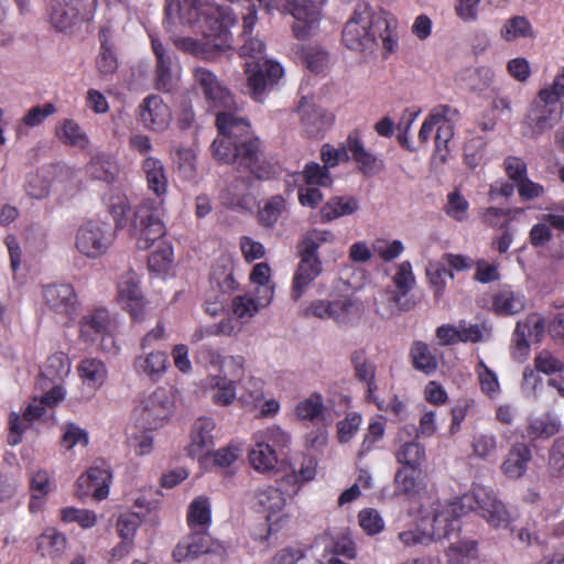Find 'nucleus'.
<instances>
[{"mask_svg": "<svg viewBox=\"0 0 564 564\" xmlns=\"http://www.w3.org/2000/svg\"><path fill=\"white\" fill-rule=\"evenodd\" d=\"M234 110L223 109L217 115L219 135L212 144L213 154L220 162L238 163L261 175L263 158L259 142L250 138L248 121Z\"/></svg>", "mask_w": 564, "mask_h": 564, "instance_id": "f257e3e1", "label": "nucleus"}, {"mask_svg": "<svg viewBox=\"0 0 564 564\" xmlns=\"http://www.w3.org/2000/svg\"><path fill=\"white\" fill-rule=\"evenodd\" d=\"M166 28L184 26L202 35L221 34L237 22L232 9L219 6L216 0H166Z\"/></svg>", "mask_w": 564, "mask_h": 564, "instance_id": "f03ea898", "label": "nucleus"}, {"mask_svg": "<svg viewBox=\"0 0 564 564\" xmlns=\"http://www.w3.org/2000/svg\"><path fill=\"white\" fill-rule=\"evenodd\" d=\"M142 172L150 191L155 198H145L132 210L133 226L141 228L140 246L148 247V241L166 234L164 195L167 191V176L164 164L154 156H147L142 162Z\"/></svg>", "mask_w": 564, "mask_h": 564, "instance_id": "7ed1b4c3", "label": "nucleus"}, {"mask_svg": "<svg viewBox=\"0 0 564 564\" xmlns=\"http://www.w3.org/2000/svg\"><path fill=\"white\" fill-rule=\"evenodd\" d=\"M110 213L113 217L117 228H127L131 236L137 238L139 249H152L148 264L152 271H164L173 261V249L169 241L164 240L162 235L148 241V247L140 246L141 228L133 226V217H131V206L126 195L112 197L110 204Z\"/></svg>", "mask_w": 564, "mask_h": 564, "instance_id": "20e7f679", "label": "nucleus"}, {"mask_svg": "<svg viewBox=\"0 0 564 564\" xmlns=\"http://www.w3.org/2000/svg\"><path fill=\"white\" fill-rule=\"evenodd\" d=\"M464 496L456 500H435L422 505L419 514L423 528L433 541L449 538L460 529V517L465 513Z\"/></svg>", "mask_w": 564, "mask_h": 564, "instance_id": "39448f33", "label": "nucleus"}, {"mask_svg": "<svg viewBox=\"0 0 564 564\" xmlns=\"http://www.w3.org/2000/svg\"><path fill=\"white\" fill-rule=\"evenodd\" d=\"M388 24L377 20L368 3H358L343 29V42L347 48L356 52L370 51L376 46L379 24Z\"/></svg>", "mask_w": 564, "mask_h": 564, "instance_id": "423d86ee", "label": "nucleus"}, {"mask_svg": "<svg viewBox=\"0 0 564 564\" xmlns=\"http://www.w3.org/2000/svg\"><path fill=\"white\" fill-rule=\"evenodd\" d=\"M394 289L387 288L376 299L377 313L383 318H390L413 307L406 299L408 293L415 284L412 265L409 261L401 262L392 278Z\"/></svg>", "mask_w": 564, "mask_h": 564, "instance_id": "0eeeda50", "label": "nucleus"}, {"mask_svg": "<svg viewBox=\"0 0 564 564\" xmlns=\"http://www.w3.org/2000/svg\"><path fill=\"white\" fill-rule=\"evenodd\" d=\"M464 500L466 507L477 510L479 516L495 529L508 528L513 521L510 510L490 488L476 486L470 494L464 496Z\"/></svg>", "mask_w": 564, "mask_h": 564, "instance_id": "6e6552de", "label": "nucleus"}, {"mask_svg": "<svg viewBox=\"0 0 564 564\" xmlns=\"http://www.w3.org/2000/svg\"><path fill=\"white\" fill-rule=\"evenodd\" d=\"M221 373H209L206 390L217 405H230L237 399L236 384L245 375V359H228Z\"/></svg>", "mask_w": 564, "mask_h": 564, "instance_id": "1a4fd4ad", "label": "nucleus"}, {"mask_svg": "<svg viewBox=\"0 0 564 564\" xmlns=\"http://www.w3.org/2000/svg\"><path fill=\"white\" fill-rule=\"evenodd\" d=\"M113 239L115 234L109 224L88 220L76 231L75 248L80 254L89 259H97L108 251Z\"/></svg>", "mask_w": 564, "mask_h": 564, "instance_id": "9d476101", "label": "nucleus"}, {"mask_svg": "<svg viewBox=\"0 0 564 564\" xmlns=\"http://www.w3.org/2000/svg\"><path fill=\"white\" fill-rule=\"evenodd\" d=\"M173 404L171 392L165 388H158L141 401L134 414L144 429L155 430L169 421Z\"/></svg>", "mask_w": 564, "mask_h": 564, "instance_id": "9b49d317", "label": "nucleus"}, {"mask_svg": "<svg viewBox=\"0 0 564 564\" xmlns=\"http://www.w3.org/2000/svg\"><path fill=\"white\" fill-rule=\"evenodd\" d=\"M245 72L248 91L256 101H261L263 95L272 89L284 74L282 66L272 59L247 62Z\"/></svg>", "mask_w": 564, "mask_h": 564, "instance_id": "f8f14e48", "label": "nucleus"}, {"mask_svg": "<svg viewBox=\"0 0 564 564\" xmlns=\"http://www.w3.org/2000/svg\"><path fill=\"white\" fill-rule=\"evenodd\" d=\"M246 167L249 171V175L237 177L221 195L223 203L230 208L250 209L251 204L259 194V180L268 174L263 160L261 175L254 174L248 166Z\"/></svg>", "mask_w": 564, "mask_h": 564, "instance_id": "ddd939ff", "label": "nucleus"}, {"mask_svg": "<svg viewBox=\"0 0 564 564\" xmlns=\"http://www.w3.org/2000/svg\"><path fill=\"white\" fill-rule=\"evenodd\" d=\"M194 83L209 107L216 109H236V101L229 90L219 82L217 76L207 68L194 69Z\"/></svg>", "mask_w": 564, "mask_h": 564, "instance_id": "4468645a", "label": "nucleus"}, {"mask_svg": "<svg viewBox=\"0 0 564 564\" xmlns=\"http://www.w3.org/2000/svg\"><path fill=\"white\" fill-rule=\"evenodd\" d=\"M111 317L104 307L95 308L85 314L80 321V336L87 343H95L100 338L99 347L110 351L115 348V340L111 336Z\"/></svg>", "mask_w": 564, "mask_h": 564, "instance_id": "2eb2a0df", "label": "nucleus"}, {"mask_svg": "<svg viewBox=\"0 0 564 564\" xmlns=\"http://www.w3.org/2000/svg\"><path fill=\"white\" fill-rule=\"evenodd\" d=\"M152 50L155 57L153 85L155 89L169 93L178 79V62L176 56L170 52L160 40L152 39Z\"/></svg>", "mask_w": 564, "mask_h": 564, "instance_id": "dca6fc26", "label": "nucleus"}, {"mask_svg": "<svg viewBox=\"0 0 564 564\" xmlns=\"http://www.w3.org/2000/svg\"><path fill=\"white\" fill-rule=\"evenodd\" d=\"M308 6H300L294 0H286L283 12L290 13L294 22L292 31L296 39L305 40L311 36L318 26L319 7L325 0H305Z\"/></svg>", "mask_w": 564, "mask_h": 564, "instance_id": "f3484780", "label": "nucleus"}, {"mask_svg": "<svg viewBox=\"0 0 564 564\" xmlns=\"http://www.w3.org/2000/svg\"><path fill=\"white\" fill-rule=\"evenodd\" d=\"M237 8H240V14L242 18V33L243 43L239 48V55L241 57H250L254 61L262 62L264 58L262 54L265 48L264 42L258 36H251L252 29L257 21L256 4L252 0H240L235 2Z\"/></svg>", "mask_w": 564, "mask_h": 564, "instance_id": "a211bd4d", "label": "nucleus"}, {"mask_svg": "<svg viewBox=\"0 0 564 564\" xmlns=\"http://www.w3.org/2000/svg\"><path fill=\"white\" fill-rule=\"evenodd\" d=\"M228 30L221 34L204 36L203 41L191 36L172 35L176 48L202 59H213L217 54L225 52Z\"/></svg>", "mask_w": 564, "mask_h": 564, "instance_id": "6ab92c4d", "label": "nucleus"}, {"mask_svg": "<svg viewBox=\"0 0 564 564\" xmlns=\"http://www.w3.org/2000/svg\"><path fill=\"white\" fill-rule=\"evenodd\" d=\"M111 478V470L107 463L101 462L91 466L86 474L77 479L76 496L80 499L93 496L94 499L100 501L109 494Z\"/></svg>", "mask_w": 564, "mask_h": 564, "instance_id": "aec40b11", "label": "nucleus"}, {"mask_svg": "<svg viewBox=\"0 0 564 564\" xmlns=\"http://www.w3.org/2000/svg\"><path fill=\"white\" fill-rule=\"evenodd\" d=\"M139 119L145 129L163 132L171 123L172 112L161 97L150 95L139 106Z\"/></svg>", "mask_w": 564, "mask_h": 564, "instance_id": "412c9836", "label": "nucleus"}, {"mask_svg": "<svg viewBox=\"0 0 564 564\" xmlns=\"http://www.w3.org/2000/svg\"><path fill=\"white\" fill-rule=\"evenodd\" d=\"M300 262L292 278L290 296L297 302L306 293L312 283L322 274L323 264L319 257H310L299 252Z\"/></svg>", "mask_w": 564, "mask_h": 564, "instance_id": "4be33fe9", "label": "nucleus"}, {"mask_svg": "<svg viewBox=\"0 0 564 564\" xmlns=\"http://www.w3.org/2000/svg\"><path fill=\"white\" fill-rule=\"evenodd\" d=\"M544 319L539 314L529 315L524 321L518 322L513 333V356L522 359L527 356L532 343H539L544 334Z\"/></svg>", "mask_w": 564, "mask_h": 564, "instance_id": "5701e85b", "label": "nucleus"}, {"mask_svg": "<svg viewBox=\"0 0 564 564\" xmlns=\"http://www.w3.org/2000/svg\"><path fill=\"white\" fill-rule=\"evenodd\" d=\"M42 296L45 305L56 314L70 317L76 310L77 295L70 284L52 283L44 285Z\"/></svg>", "mask_w": 564, "mask_h": 564, "instance_id": "b1692460", "label": "nucleus"}, {"mask_svg": "<svg viewBox=\"0 0 564 564\" xmlns=\"http://www.w3.org/2000/svg\"><path fill=\"white\" fill-rule=\"evenodd\" d=\"M305 132L312 138H318L327 131L334 121L333 113L317 107L312 100L302 98L297 108Z\"/></svg>", "mask_w": 564, "mask_h": 564, "instance_id": "393cba45", "label": "nucleus"}, {"mask_svg": "<svg viewBox=\"0 0 564 564\" xmlns=\"http://www.w3.org/2000/svg\"><path fill=\"white\" fill-rule=\"evenodd\" d=\"M531 460V447L524 442H516L505 455L500 470L508 479L517 480L527 474Z\"/></svg>", "mask_w": 564, "mask_h": 564, "instance_id": "a878e982", "label": "nucleus"}, {"mask_svg": "<svg viewBox=\"0 0 564 564\" xmlns=\"http://www.w3.org/2000/svg\"><path fill=\"white\" fill-rule=\"evenodd\" d=\"M216 423L210 417L197 419L192 429L191 443L187 446V453L193 458L206 459L208 453L214 447V434Z\"/></svg>", "mask_w": 564, "mask_h": 564, "instance_id": "bb28decb", "label": "nucleus"}, {"mask_svg": "<svg viewBox=\"0 0 564 564\" xmlns=\"http://www.w3.org/2000/svg\"><path fill=\"white\" fill-rule=\"evenodd\" d=\"M95 14V0H88L82 8L66 7L63 0H55L51 12V21L59 31L67 30L78 20L90 21Z\"/></svg>", "mask_w": 564, "mask_h": 564, "instance_id": "cd10ccee", "label": "nucleus"}, {"mask_svg": "<svg viewBox=\"0 0 564 564\" xmlns=\"http://www.w3.org/2000/svg\"><path fill=\"white\" fill-rule=\"evenodd\" d=\"M292 491L285 494L281 488L274 486H263L256 489L253 494V507L265 514L268 521L281 513L286 505V499Z\"/></svg>", "mask_w": 564, "mask_h": 564, "instance_id": "c85d7f7f", "label": "nucleus"}, {"mask_svg": "<svg viewBox=\"0 0 564 564\" xmlns=\"http://www.w3.org/2000/svg\"><path fill=\"white\" fill-rule=\"evenodd\" d=\"M212 551V541L206 531L192 530V533L184 536L173 550V557L176 562L193 561L198 556Z\"/></svg>", "mask_w": 564, "mask_h": 564, "instance_id": "c756f323", "label": "nucleus"}, {"mask_svg": "<svg viewBox=\"0 0 564 564\" xmlns=\"http://www.w3.org/2000/svg\"><path fill=\"white\" fill-rule=\"evenodd\" d=\"M167 365L169 358L166 352L155 350L137 356L132 367L138 376L158 381L165 373Z\"/></svg>", "mask_w": 564, "mask_h": 564, "instance_id": "7c9ffc66", "label": "nucleus"}, {"mask_svg": "<svg viewBox=\"0 0 564 564\" xmlns=\"http://www.w3.org/2000/svg\"><path fill=\"white\" fill-rule=\"evenodd\" d=\"M295 413L301 420H307L324 426L330 425L335 420L333 412L324 405L319 394H312L299 402Z\"/></svg>", "mask_w": 564, "mask_h": 564, "instance_id": "2f4dec72", "label": "nucleus"}, {"mask_svg": "<svg viewBox=\"0 0 564 564\" xmlns=\"http://www.w3.org/2000/svg\"><path fill=\"white\" fill-rule=\"evenodd\" d=\"M359 208V200L354 196H333L319 209L321 221L326 224L340 217L350 216Z\"/></svg>", "mask_w": 564, "mask_h": 564, "instance_id": "473e14b6", "label": "nucleus"}, {"mask_svg": "<svg viewBox=\"0 0 564 564\" xmlns=\"http://www.w3.org/2000/svg\"><path fill=\"white\" fill-rule=\"evenodd\" d=\"M403 430L399 433L398 440L400 445L394 456L399 464L414 470L425 460V448L416 440L403 441Z\"/></svg>", "mask_w": 564, "mask_h": 564, "instance_id": "72a5a7b5", "label": "nucleus"}, {"mask_svg": "<svg viewBox=\"0 0 564 564\" xmlns=\"http://www.w3.org/2000/svg\"><path fill=\"white\" fill-rule=\"evenodd\" d=\"M332 321L338 326H350L360 317L361 305L355 297H338L332 301Z\"/></svg>", "mask_w": 564, "mask_h": 564, "instance_id": "f704fd0d", "label": "nucleus"}, {"mask_svg": "<svg viewBox=\"0 0 564 564\" xmlns=\"http://www.w3.org/2000/svg\"><path fill=\"white\" fill-rule=\"evenodd\" d=\"M118 293L120 301L130 311L133 318H137V308L141 304V291L139 279L134 272L123 274L118 283Z\"/></svg>", "mask_w": 564, "mask_h": 564, "instance_id": "c9c22d12", "label": "nucleus"}, {"mask_svg": "<svg viewBox=\"0 0 564 564\" xmlns=\"http://www.w3.org/2000/svg\"><path fill=\"white\" fill-rule=\"evenodd\" d=\"M67 547L66 536L54 530L47 529L36 539V550L43 557L58 558Z\"/></svg>", "mask_w": 564, "mask_h": 564, "instance_id": "e433bc0d", "label": "nucleus"}, {"mask_svg": "<svg viewBox=\"0 0 564 564\" xmlns=\"http://www.w3.org/2000/svg\"><path fill=\"white\" fill-rule=\"evenodd\" d=\"M355 375L358 380L366 384L367 399L376 400V365L370 361L362 351H355L351 356Z\"/></svg>", "mask_w": 564, "mask_h": 564, "instance_id": "4c0bfd02", "label": "nucleus"}, {"mask_svg": "<svg viewBox=\"0 0 564 564\" xmlns=\"http://www.w3.org/2000/svg\"><path fill=\"white\" fill-rule=\"evenodd\" d=\"M254 445L249 451L250 465L260 473H268L278 464V452L262 440H253Z\"/></svg>", "mask_w": 564, "mask_h": 564, "instance_id": "58836bf2", "label": "nucleus"}, {"mask_svg": "<svg viewBox=\"0 0 564 564\" xmlns=\"http://www.w3.org/2000/svg\"><path fill=\"white\" fill-rule=\"evenodd\" d=\"M335 241L336 236L332 230L312 228L303 234L299 242V252L310 257H319L318 249L323 245H332Z\"/></svg>", "mask_w": 564, "mask_h": 564, "instance_id": "ea45409f", "label": "nucleus"}, {"mask_svg": "<svg viewBox=\"0 0 564 564\" xmlns=\"http://www.w3.org/2000/svg\"><path fill=\"white\" fill-rule=\"evenodd\" d=\"M346 147L348 154H351L352 160L357 163L359 170L364 174H368L373 170L376 158L365 148L357 130H354L348 134Z\"/></svg>", "mask_w": 564, "mask_h": 564, "instance_id": "a19ab883", "label": "nucleus"}, {"mask_svg": "<svg viewBox=\"0 0 564 564\" xmlns=\"http://www.w3.org/2000/svg\"><path fill=\"white\" fill-rule=\"evenodd\" d=\"M410 358L413 367L425 375H431L437 369L438 360L435 349L423 341L419 340L412 344Z\"/></svg>", "mask_w": 564, "mask_h": 564, "instance_id": "79ce46f5", "label": "nucleus"}, {"mask_svg": "<svg viewBox=\"0 0 564 564\" xmlns=\"http://www.w3.org/2000/svg\"><path fill=\"white\" fill-rule=\"evenodd\" d=\"M447 564H473L478 557L477 543L470 539H458L446 550Z\"/></svg>", "mask_w": 564, "mask_h": 564, "instance_id": "37998d69", "label": "nucleus"}, {"mask_svg": "<svg viewBox=\"0 0 564 564\" xmlns=\"http://www.w3.org/2000/svg\"><path fill=\"white\" fill-rule=\"evenodd\" d=\"M561 427V422L551 414H542L531 417L527 426V433L531 441L547 440L555 435Z\"/></svg>", "mask_w": 564, "mask_h": 564, "instance_id": "c03bdc74", "label": "nucleus"}, {"mask_svg": "<svg viewBox=\"0 0 564 564\" xmlns=\"http://www.w3.org/2000/svg\"><path fill=\"white\" fill-rule=\"evenodd\" d=\"M212 520L210 502L207 497L195 498L188 506L187 522L191 530L206 531Z\"/></svg>", "mask_w": 564, "mask_h": 564, "instance_id": "a18cd8bd", "label": "nucleus"}, {"mask_svg": "<svg viewBox=\"0 0 564 564\" xmlns=\"http://www.w3.org/2000/svg\"><path fill=\"white\" fill-rule=\"evenodd\" d=\"M78 373L83 382L94 389L100 388L107 379L106 365L96 358H86L78 366Z\"/></svg>", "mask_w": 564, "mask_h": 564, "instance_id": "49530a36", "label": "nucleus"}, {"mask_svg": "<svg viewBox=\"0 0 564 564\" xmlns=\"http://www.w3.org/2000/svg\"><path fill=\"white\" fill-rule=\"evenodd\" d=\"M494 77L495 72L488 66L468 67L459 74V80L471 90H482L492 83Z\"/></svg>", "mask_w": 564, "mask_h": 564, "instance_id": "de8ad7c7", "label": "nucleus"}, {"mask_svg": "<svg viewBox=\"0 0 564 564\" xmlns=\"http://www.w3.org/2000/svg\"><path fill=\"white\" fill-rule=\"evenodd\" d=\"M498 437L494 432H478L471 441L473 455L484 460L495 457L498 452Z\"/></svg>", "mask_w": 564, "mask_h": 564, "instance_id": "09e8293b", "label": "nucleus"}, {"mask_svg": "<svg viewBox=\"0 0 564 564\" xmlns=\"http://www.w3.org/2000/svg\"><path fill=\"white\" fill-rule=\"evenodd\" d=\"M91 177L107 183L112 182L119 173L118 164L107 155H96L88 165Z\"/></svg>", "mask_w": 564, "mask_h": 564, "instance_id": "8fccbe9b", "label": "nucleus"}, {"mask_svg": "<svg viewBox=\"0 0 564 564\" xmlns=\"http://www.w3.org/2000/svg\"><path fill=\"white\" fill-rule=\"evenodd\" d=\"M494 308L502 315L517 314L524 308V299L511 290H502L494 299Z\"/></svg>", "mask_w": 564, "mask_h": 564, "instance_id": "3c124183", "label": "nucleus"}, {"mask_svg": "<svg viewBox=\"0 0 564 564\" xmlns=\"http://www.w3.org/2000/svg\"><path fill=\"white\" fill-rule=\"evenodd\" d=\"M57 137L66 144L85 148L88 138L80 126L72 119H64L56 128Z\"/></svg>", "mask_w": 564, "mask_h": 564, "instance_id": "603ef678", "label": "nucleus"}, {"mask_svg": "<svg viewBox=\"0 0 564 564\" xmlns=\"http://www.w3.org/2000/svg\"><path fill=\"white\" fill-rule=\"evenodd\" d=\"M195 359L204 367H210L216 370V373H221L225 369L224 365L228 359H245L242 356H227L224 357L215 348L208 345H202L196 349Z\"/></svg>", "mask_w": 564, "mask_h": 564, "instance_id": "864d4df0", "label": "nucleus"}, {"mask_svg": "<svg viewBox=\"0 0 564 564\" xmlns=\"http://www.w3.org/2000/svg\"><path fill=\"white\" fill-rule=\"evenodd\" d=\"M500 35L505 41H514L520 37H530L533 35L531 23L525 17L517 15L508 19L500 30Z\"/></svg>", "mask_w": 564, "mask_h": 564, "instance_id": "5fc2aeb1", "label": "nucleus"}, {"mask_svg": "<svg viewBox=\"0 0 564 564\" xmlns=\"http://www.w3.org/2000/svg\"><path fill=\"white\" fill-rule=\"evenodd\" d=\"M70 371L69 359L62 352L48 357L45 368L42 372V380L47 379L51 382H57L66 377Z\"/></svg>", "mask_w": 564, "mask_h": 564, "instance_id": "6e6d98bb", "label": "nucleus"}, {"mask_svg": "<svg viewBox=\"0 0 564 564\" xmlns=\"http://www.w3.org/2000/svg\"><path fill=\"white\" fill-rule=\"evenodd\" d=\"M460 341L463 343H480L487 341L492 336V327L490 324L482 322L479 324H471L466 322L459 323Z\"/></svg>", "mask_w": 564, "mask_h": 564, "instance_id": "4d7b16f0", "label": "nucleus"}, {"mask_svg": "<svg viewBox=\"0 0 564 564\" xmlns=\"http://www.w3.org/2000/svg\"><path fill=\"white\" fill-rule=\"evenodd\" d=\"M426 275L430 283L435 288L434 294L436 297L442 295L443 289L446 284V279H453L454 276L442 258L437 261H430L427 263Z\"/></svg>", "mask_w": 564, "mask_h": 564, "instance_id": "13d9d810", "label": "nucleus"}, {"mask_svg": "<svg viewBox=\"0 0 564 564\" xmlns=\"http://www.w3.org/2000/svg\"><path fill=\"white\" fill-rule=\"evenodd\" d=\"M476 373L481 391L490 399L497 398L500 394V383L497 373L489 369L482 360L478 362Z\"/></svg>", "mask_w": 564, "mask_h": 564, "instance_id": "bf43d9fd", "label": "nucleus"}, {"mask_svg": "<svg viewBox=\"0 0 564 564\" xmlns=\"http://www.w3.org/2000/svg\"><path fill=\"white\" fill-rule=\"evenodd\" d=\"M253 440H262L263 443H267L278 452L283 451L289 446L291 443V435L280 426L273 425L254 433Z\"/></svg>", "mask_w": 564, "mask_h": 564, "instance_id": "052dcab7", "label": "nucleus"}, {"mask_svg": "<svg viewBox=\"0 0 564 564\" xmlns=\"http://www.w3.org/2000/svg\"><path fill=\"white\" fill-rule=\"evenodd\" d=\"M556 121L557 116H552L550 111L547 116H544L541 107H532L525 117L524 124L531 130L532 134H541L552 128Z\"/></svg>", "mask_w": 564, "mask_h": 564, "instance_id": "680f3d73", "label": "nucleus"}, {"mask_svg": "<svg viewBox=\"0 0 564 564\" xmlns=\"http://www.w3.org/2000/svg\"><path fill=\"white\" fill-rule=\"evenodd\" d=\"M285 210V199L281 195L272 196L258 213L259 223L272 227Z\"/></svg>", "mask_w": 564, "mask_h": 564, "instance_id": "e2e57ef3", "label": "nucleus"}, {"mask_svg": "<svg viewBox=\"0 0 564 564\" xmlns=\"http://www.w3.org/2000/svg\"><path fill=\"white\" fill-rule=\"evenodd\" d=\"M397 539L404 547L426 545L433 542L429 532L423 528L422 519L420 516L417 518L415 527L399 532Z\"/></svg>", "mask_w": 564, "mask_h": 564, "instance_id": "0e129e2a", "label": "nucleus"}, {"mask_svg": "<svg viewBox=\"0 0 564 564\" xmlns=\"http://www.w3.org/2000/svg\"><path fill=\"white\" fill-rule=\"evenodd\" d=\"M101 48L96 64L101 75H112L118 67V62L111 46L108 45V36L105 30L100 32Z\"/></svg>", "mask_w": 564, "mask_h": 564, "instance_id": "69168bd1", "label": "nucleus"}, {"mask_svg": "<svg viewBox=\"0 0 564 564\" xmlns=\"http://www.w3.org/2000/svg\"><path fill=\"white\" fill-rule=\"evenodd\" d=\"M547 468L552 477H564V435L557 437L550 447Z\"/></svg>", "mask_w": 564, "mask_h": 564, "instance_id": "338daca9", "label": "nucleus"}, {"mask_svg": "<svg viewBox=\"0 0 564 564\" xmlns=\"http://www.w3.org/2000/svg\"><path fill=\"white\" fill-rule=\"evenodd\" d=\"M469 203L462 196L458 191L448 194L447 202L444 207L446 215L457 221H465L468 217Z\"/></svg>", "mask_w": 564, "mask_h": 564, "instance_id": "774afa93", "label": "nucleus"}]
</instances>
